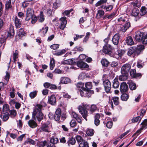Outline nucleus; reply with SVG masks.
Instances as JSON below:
<instances>
[{"instance_id": "obj_11", "label": "nucleus", "mask_w": 147, "mask_h": 147, "mask_svg": "<svg viewBox=\"0 0 147 147\" xmlns=\"http://www.w3.org/2000/svg\"><path fill=\"white\" fill-rule=\"evenodd\" d=\"M80 95L82 96L88 97L90 96V94L89 92L85 88L84 89L81 90V89L79 90Z\"/></svg>"}, {"instance_id": "obj_14", "label": "nucleus", "mask_w": 147, "mask_h": 147, "mask_svg": "<svg viewBox=\"0 0 147 147\" xmlns=\"http://www.w3.org/2000/svg\"><path fill=\"white\" fill-rule=\"evenodd\" d=\"M131 76L133 78H135L139 77H141L142 74L140 73H136V70L135 69H131L130 72Z\"/></svg>"}, {"instance_id": "obj_4", "label": "nucleus", "mask_w": 147, "mask_h": 147, "mask_svg": "<svg viewBox=\"0 0 147 147\" xmlns=\"http://www.w3.org/2000/svg\"><path fill=\"white\" fill-rule=\"evenodd\" d=\"M52 129V126L51 125L44 124L41 127L38 128V131L40 132L44 131L47 132H49L51 131Z\"/></svg>"}, {"instance_id": "obj_32", "label": "nucleus", "mask_w": 147, "mask_h": 147, "mask_svg": "<svg viewBox=\"0 0 147 147\" xmlns=\"http://www.w3.org/2000/svg\"><path fill=\"white\" fill-rule=\"evenodd\" d=\"M147 13V8L145 7H142L140 9V15L143 16Z\"/></svg>"}, {"instance_id": "obj_45", "label": "nucleus", "mask_w": 147, "mask_h": 147, "mask_svg": "<svg viewBox=\"0 0 147 147\" xmlns=\"http://www.w3.org/2000/svg\"><path fill=\"white\" fill-rule=\"evenodd\" d=\"M48 27H46L45 28H42V30H40V31L39 32L41 34H42V36H44L47 32L48 30Z\"/></svg>"}, {"instance_id": "obj_2", "label": "nucleus", "mask_w": 147, "mask_h": 147, "mask_svg": "<svg viewBox=\"0 0 147 147\" xmlns=\"http://www.w3.org/2000/svg\"><path fill=\"white\" fill-rule=\"evenodd\" d=\"M40 106L36 105L32 113V118L33 119H35L36 116L37 120L39 121H41L43 119V114L42 113V109H40Z\"/></svg>"}, {"instance_id": "obj_1", "label": "nucleus", "mask_w": 147, "mask_h": 147, "mask_svg": "<svg viewBox=\"0 0 147 147\" xmlns=\"http://www.w3.org/2000/svg\"><path fill=\"white\" fill-rule=\"evenodd\" d=\"M144 49V46L142 45L138 46L137 47H133L128 49L127 54L129 56L133 54L135 55H138Z\"/></svg>"}, {"instance_id": "obj_44", "label": "nucleus", "mask_w": 147, "mask_h": 147, "mask_svg": "<svg viewBox=\"0 0 147 147\" xmlns=\"http://www.w3.org/2000/svg\"><path fill=\"white\" fill-rule=\"evenodd\" d=\"M86 134L88 136H92L94 134V130L93 129H88L86 131Z\"/></svg>"}, {"instance_id": "obj_10", "label": "nucleus", "mask_w": 147, "mask_h": 147, "mask_svg": "<svg viewBox=\"0 0 147 147\" xmlns=\"http://www.w3.org/2000/svg\"><path fill=\"white\" fill-rule=\"evenodd\" d=\"M120 91L121 93L127 92L128 89V86L125 82L121 83L120 86Z\"/></svg>"}, {"instance_id": "obj_38", "label": "nucleus", "mask_w": 147, "mask_h": 147, "mask_svg": "<svg viewBox=\"0 0 147 147\" xmlns=\"http://www.w3.org/2000/svg\"><path fill=\"white\" fill-rule=\"evenodd\" d=\"M85 89L89 91L90 90L92 87V83L90 82H87L85 84Z\"/></svg>"}, {"instance_id": "obj_36", "label": "nucleus", "mask_w": 147, "mask_h": 147, "mask_svg": "<svg viewBox=\"0 0 147 147\" xmlns=\"http://www.w3.org/2000/svg\"><path fill=\"white\" fill-rule=\"evenodd\" d=\"M129 87L131 90H134L136 88V85L135 83L133 82L132 81H129Z\"/></svg>"}, {"instance_id": "obj_54", "label": "nucleus", "mask_w": 147, "mask_h": 147, "mask_svg": "<svg viewBox=\"0 0 147 147\" xmlns=\"http://www.w3.org/2000/svg\"><path fill=\"white\" fill-rule=\"evenodd\" d=\"M37 92L36 91L31 92L29 94L30 96L32 98H34L36 96Z\"/></svg>"}, {"instance_id": "obj_27", "label": "nucleus", "mask_w": 147, "mask_h": 147, "mask_svg": "<svg viewBox=\"0 0 147 147\" xmlns=\"http://www.w3.org/2000/svg\"><path fill=\"white\" fill-rule=\"evenodd\" d=\"M105 14L104 11L102 10H99L97 11L96 17L97 19H99L103 16Z\"/></svg>"}, {"instance_id": "obj_51", "label": "nucleus", "mask_w": 147, "mask_h": 147, "mask_svg": "<svg viewBox=\"0 0 147 147\" xmlns=\"http://www.w3.org/2000/svg\"><path fill=\"white\" fill-rule=\"evenodd\" d=\"M107 1V0H100L96 4V6L98 7L100 6L104 3H106Z\"/></svg>"}, {"instance_id": "obj_39", "label": "nucleus", "mask_w": 147, "mask_h": 147, "mask_svg": "<svg viewBox=\"0 0 147 147\" xmlns=\"http://www.w3.org/2000/svg\"><path fill=\"white\" fill-rule=\"evenodd\" d=\"M141 124L142 127L141 128V130H142L143 129H146L147 128V119H145L142 122Z\"/></svg>"}, {"instance_id": "obj_9", "label": "nucleus", "mask_w": 147, "mask_h": 147, "mask_svg": "<svg viewBox=\"0 0 147 147\" xmlns=\"http://www.w3.org/2000/svg\"><path fill=\"white\" fill-rule=\"evenodd\" d=\"M111 47L110 45H107L103 47L102 51L104 53L109 54L111 53Z\"/></svg>"}, {"instance_id": "obj_25", "label": "nucleus", "mask_w": 147, "mask_h": 147, "mask_svg": "<svg viewBox=\"0 0 147 147\" xmlns=\"http://www.w3.org/2000/svg\"><path fill=\"white\" fill-rule=\"evenodd\" d=\"M126 42L127 44L129 45H132L134 43L132 38L131 36H129L127 38Z\"/></svg>"}, {"instance_id": "obj_33", "label": "nucleus", "mask_w": 147, "mask_h": 147, "mask_svg": "<svg viewBox=\"0 0 147 147\" xmlns=\"http://www.w3.org/2000/svg\"><path fill=\"white\" fill-rule=\"evenodd\" d=\"M126 18L124 16H122L117 19L118 23L120 24L125 22L126 21Z\"/></svg>"}, {"instance_id": "obj_17", "label": "nucleus", "mask_w": 147, "mask_h": 147, "mask_svg": "<svg viewBox=\"0 0 147 147\" xmlns=\"http://www.w3.org/2000/svg\"><path fill=\"white\" fill-rule=\"evenodd\" d=\"M120 39V36L119 34H115L113 36L112 40L113 43L115 45H117Z\"/></svg>"}, {"instance_id": "obj_37", "label": "nucleus", "mask_w": 147, "mask_h": 147, "mask_svg": "<svg viewBox=\"0 0 147 147\" xmlns=\"http://www.w3.org/2000/svg\"><path fill=\"white\" fill-rule=\"evenodd\" d=\"M115 15V12H113L109 15H105L104 17H103V19H105L107 18L108 19H110L113 18Z\"/></svg>"}, {"instance_id": "obj_62", "label": "nucleus", "mask_w": 147, "mask_h": 147, "mask_svg": "<svg viewBox=\"0 0 147 147\" xmlns=\"http://www.w3.org/2000/svg\"><path fill=\"white\" fill-rule=\"evenodd\" d=\"M9 109L8 105L7 104L4 105L3 106V111H8Z\"/></svg>"}, {"instance_id": "obj_40", "label": "nucleus", "mask_w": 147, "mask_h": 147, "mask_svg": "<svg viewBox=\"0 0 147 147\" xmlns=\"http://www.w3.org/2000/svg\"><path fill=\"white\" fill-rule=\"evenodd\" d=\"M18 33V36L20 38H22L23 36H25L26 34L25 32L22 28L19 30Z\"/></svg>"}, {"instance_id": "obj_28", "label": "nucleus", "mask_w": 147, "mask_h": 147, "mask_svg": "<svg viewBox=\"0 0 147 147\" xmlns=\"http://www.w3.org/2000/svg\"><path fill=\"white\" fill-rule=\"evenodd\" d=\"M67 143L68 146H70V145H74L76 143L75 139L73 137L69 138H68V140L67 141Z\"/></svg>"}, {"instance_id": "obj_5", "label": "nucleus", "mask_w": 147, "mask_h": 147, "mask_svg": "<svg viewBox=\"0 0 147 147\" xmlns=\"http://www.w3.org/2000/svg\"><path fill=\"white\" fill-rule=\"evenodd\" d=\"M131 65L129 63H126L123 65L121 67V72L122 74H128L131 69Z\"/></svg>"}, {"instance_id": "obj_52", "label": "nucleus", "mask_w": 147, "mask_h": 147, "mask_svg": "<svg viewBox=\"0 0 147 147\" xmlns=\"http://www.w3.org/2000/svg\"><path fill=\"white\" fill-rule=\"evenodd\" d=\"M18 51L17 50H16L15 51V52L13 53V58L14 62L17 61L16 59L18 58Z\"/></svg>"}, {"instance_id": "obj_55", "label": "nucleus", "mask_w": 147, "mask_h": 147, "mask_svg": "<svg viewBox=\"0 0 147 147\" xmlns=\"http://www.w3.org/2000/svg\"><path fill=\"white\" fill-rule=\"evenodd\" d=\"M77 88H81L82 90H84L85 89V88L84 87V84L82 82H79L76 85Z\"/></svg>"}, {"instance_id": "obj_30", "label": "nucleus", "mask_w": 147, "mask_h": 147, "mask_svg": "<svg viewBox=\"0 0 147 147\" xmlns=\"http://www.w3.org/2000/svg\"><path fill=\"white\" fill-rule=\"evenodd\" d=\"M119 85V83L118 82L117 79H115L113 80V86L115 88H118Z\"/></svg>"}, {"instance_id": "obj_34", "label": "nucleus", "mask_w": 147, "mask_h": 147, "mask_svg": "<svg viewBox=\"0 0 147 147\" xmlns=\"http://www.w3.org/2000/svg\"><path fill=\"white\" fill-rule=\"evenodd\" d=\"M140 11L137 8H135L133 9L131 14L133 16L136 17L138 15Z\"/></svg>"}, {"instance_id": "obj_59", "label": "nucleus", "mask_w": 147, "mask_h": 147, "mask_svg": "<svg viewBox=\"0 0 147 147\" xmlns=\"http://www.w3.org/2000/svg\"><path fill=\"white\" fill-rule=\"evenodd\" d=\"M86 76V74L84 72L81 73L79 76V79L82 80Z\"/></svg>"}, {"instance_id": "obj_22", "label": "nucleus", "mask_w": 147, "mask_h": 147, "mask_svg": "<svg viewBox=\"0 0 147 147\" xmlns=\"http://www.w3.org/2000/svg\"><path fill=\"white\" fill-rule=\"evenodd\" d=\"M29 126L32 128L36 127L37 125V123L32 119L30 120L28 122Z\"/></svg>"}, {"instance_id": "obj_42", "label": "nucleus", "mask_w": 147, "mask_h": 147, "mask_svg": "<svg viewBox=\"0 0 147 147\" xmlns=\"http://www.w3.org/2000/svg\"><path fill=\"white\" fill-rule=\"evenodd\" d=\"M9 117V113L8 112H6L2 116V119L3 121H5L8 119Z\"/></svg>"}, {"instance_id": "obj_26", "label": "nucleus", "mask_w": 147, "mask_h": 147, "mask_svg": "<svg viewBox=\"0 0 147 147\" xmlns=\"http://www.w3.org/2000/svg\"><path fill=\"white\" fill-rule=\"evenodd\" d=\"M97 110L98 108L96 105H90L89 109L90 113L92 114Z\"/></svg>"}, {"instance_id": "obj_31", "label": "nucleus", "mask_w": 147, "mask_h": 147, "mask_svg": "<svg viewBox=\"0 0 147 147\" xmlns=\"http://www.w3.org/2000/svg\"><path fill=\"white\" fill-rule=\"evenodd\" d=\"M128 74H123L120 76L119 77V79L120 81H124L127 79Z\"/></svg>"}, {"instance_id": "obj_23", "label": "nucleus", "mask_w": 147, "mask_h": 147, "mask_svg": "<svg viewBox=\"0 0 147 147\" xmlns=\"http://www.w3.org/2000/svg\"><path fill=\"white\" fill-rule=\"evenodd\" d=\"M130 26L129 22H127L121 28V30L122 32H125Z\"/></svg>"}, {"instance_id": "obj_7", "label": "nucleus", "mask_w": 147, "mask_h": 147, "mask_svg": "<svg viewBox=\"0 0 147 147\" xmlns=\"http://www.w3.org/2000/svg\"><path fill=\"white\" fill-rule=\"evenodd\" d=\"M34 15V11L33 9L30 8H28L26 11V20L27 21L29 20Z\"/></svg>"}, {"instance_id": "obj_21", "label": "nucleus", "mask_w": 147, "mask_h": 147, "mask_svg": "<svg viewBox=\"0 0 147 147\" xmlns=\"http://www.w3.org/2000/svg\"><path fill=\"white\" fill-rule=\"evenodd\" d=\"M60 82L59 84H67L70 82V80L69 78L66 77H62L60 79Z\"/></svg>"}, {"instance_id": "obj_15", "label": "nucleus", "mask_w": 147, "mask_h": 147, "mask_svg": "<svg viewBox=\"0 0 147 147\" xmlns=\"http://www.w3.org/2000/svg\"><path fill=\"white\" fill-rule=\"evenodd\" d=\"M14 34V31L13 26L11 25H10L9 30L8 31L7 37L12 38Z\"/></svg>"}, {"instance_id": "obj_48", "label": "nucleus", "mask_w": 147, "mask_h": 147, "mask_svg": "<svg viewBox=\"0 0 147 147\" xmlns=\"http://www.w3.org/2000/svg\"><path fill=\"white\" fill-rule=\"evenodd\" d=\"M76 139L79 144L80 143H82L84 142L82 137L80 136H77L76 137Z\"/></svg>"}, {"instance_id": "obj_60", "label": "nucleus", "mask_w": 147, "mask_h": 147, "mask_svg": "<svg viewBox=\"0 0 147 147\" xmlns=\"http://www.w3.org/2000/svg\"><path fill=\"white\" fill-rule=\"evenodd\" d=\"M10 112L11 117H14L16 116L17 114L16 111L15 110H11L10 111Z\"/></svg>"}, {"instance_id": "obj_35", "label": "nucleus", "mask_w": 147, "mask_h": 147, "mask_svg": "<svg viewBox=\"0 0 147 147\" xmlns=\"http://www.w3.org/2000/svg\"><path fill=\"white\" fill-rule=\"evenodd\" d=\"M129 95L126 93H123L121 96V98L122 100L126 101L129 98Z\"/></svg>"}, {"instance_id": "obj_19", "label": "nucleus", "mask_w": 147, "mask_h": 147, "mask_svg": "<svg viewBox=\"0 0 147 147\" xmlns=\"http://www.w3.org/2000/svg\"><path fill=\"white\" fill-rule=\"evenodd\" d=\"M13 21L15 22V26L17 28H19L21 27V21L17 16L14 17Z\"/></svg>"}, {"instance_id": "obj_56", "label": "nucleus", "mask_w": 147, "mask_h": 147, "mask_svg": "<svg viewBox=\"0 0 147 147\" xmlns=\"http://www.w3.org/2000/svg\"><path fill=\"white\" fill-rule=\"evenodd\" d=\"M79 147H89L88 144L87 142H84L80 143Z\"/></svg>"}, {"instance_id": "obj_61", "label": "nucleus", "mask_w": 147, "mask_h": 147, "mask_svg": "<svg viewBox=\"0 0 147 147\" xmlns=\"http://www.w3.org/2000/svg\"><path fill=\"white\" fill-rule=\"evenodd\" d=\"M59 45L58 44H54L51 46V48L52 49L54 50H56L59 48Z\"/></svg>"}, {"instance_id": "obj_24", "label": "nucleus", "mask_w": 147, "mask_h": 147, "mask_svg": "<svg viewBox=\"0 0 147 147\" xmlns=\"http://www.w3.org/2000/svg\"><path fill=\"white\" fill-rule=\"evenodd\" d=\"M142 119V117L140 116H138L136 117H134L131 120H130L128 123L129 124L131 123H135L138 121H140Z\"/></svg>"}, {"instance_id": "obj_29", "label": "nucleus", "mask_w": 147, "mask_h": 147, "mask_svg": "<svg viewBox=\"0 0 147 147\" xmlns=\"http://www.w3.org/2000/svg\"><path fill=\"white\" fill-rule=\"evenodd\" d=\"M63 64L71 65L73 64L74 62L73 60L71 59H69L67 60H65L62 62Z\"/></svg>"}, {"instance_id": "obj_8", "label": "nucleus", "mask_w": 147, "mask_h": 147, "mask_svg": "<svg viewBox=\"0 0 147 147\" xmlns=\"http://www.w3.org/2000/svg\"><path fill=\"white\" fill-rule=\"evenodd\" d=\"M144 36L143 32L138 31L136 33L135 38L137 41L142 42Z\"/></svg>"}, {"instance_id": "obj_13", "label": "nucleus", "mask_w": 147, "mask_h": 147, "mask_svg": "<svg viewBox=\"0 0 147 147\" xmlns=\"http://www.w3.org/2000/svg\"><path fill=\"white\" fill-rule=\"evenodd\" d=\"M61 111L60 108H58L56 110L54 116V119L55 121H58L60 119Z\"/></svg>"}, {"instance_id": "obj_58", "label": "nucleus", "mask_w": 147, "mask_h": 147, "mask_svg": "<svg viewBox=\"0 0 147 147\" xmlns=\"http://www.w3.org/2000/svg\"><path fill=\"white\" fill-rule=\"evenodd\" d=\"M142 42L144 44H147V34L144 36Z\"/></svg>"}, {"instance_id": "obj_16", "label": "nucleus", "mask_w": 147, "mask_h": 147, "mask_svg": "<svg viewBox=\"0 0 147 147\" xmlns=\"http://www.w3.org/2000/svg\"><path fill=\"white\" fill-rule=\"evenodd\" d=\"M70 125L72 127H76V128L73 130V131L76 132L78 131L79 128V125H78L75 120H72L70 123Z\"/></svg>"}, {"instance_id": "obj_49", "label": "nucleus", "mask_w": 147, "mask_h": 147, "mask_svg": "<svg viewBox=\"0 0 147 147\" xmlns=\"http://www.w3.org/2000/svg\"><path fill=\"white\" fill-rule=\"evenodd\" d=\"M58 139L57 138L52 137L50 140V142L55 144L57 143Z\"/></svg>"}, {"instance_id": "obj_41", "label": "nucleus", "mask_w": 147, "mask_h": 147, "mask_svg": "<svg viewBox=\"0 0 147 147\" xmlns=\"http://www.w3.org/2000/svg\"><path fill=\"white\" fill-rule=\"evenodd\" d=\"M112 100H113L115 105H117L119 104V98L117 96L113 97Z\"/></svg>"}, {"instance_id": "obj_18", "label": "nucleus", "mask_w": 147, "mask_h": 147, "mask_svg": "<svg viewBox=\"0 0 147 147\" xmlns=\"http://www.w3.org/2000/svg\"><path fill=\"white\" fill-rule=\"evenodd\" d=\"M77 65L78 67L81 68H86L88 67V65L87 63L80 61L77 62Z\"/></svg>"}, {"instance_id": "obj_46", "label": "nucleus", "mask_w": 147, "mask_h": 147, "mask_svg": "<svg viewBox=\"0 0 147 147\" xmlns=\"http://www.w3.org/2000/svg\"><path fill=\"white\" fill-rule=\"evenodd\" d=\"M5 5L6 9H8L11 8L12 6L11 4V0H8V1H7L5 3Z\"/></svg>"}, {"instance_id": "obj_6", "label": "nucleus", "mask_w": 147, "mask_h": 147, "mask_svg": "<svg viewBox=\"0 0 147 147\" xmlns=\"http://www.w3.org/2000/svg\"><path fill=\"white\" fill-rule=\"evenodd\" d=\"M105 89L107 93H110L111 85L109 81L107 80L103 81Z\"/></svg>"}, {"instance_id": "obj_64", "label": "nucleus", "mask_w": 147, "mask_h": 147, "mask_svg": "<svg viewBox=\"0 0 147 147\" xmlns=\"http://www.w3.org/2000/svg\"><path fill=\"white\" fill-rule=\"evenodd\" d=\"M113 125V122L111 121H108L107 124L106 126L107 127L109 128H111Z\"/></svg>"}, {"instance_id": "obj_63", "label": "nucleus", "mask_w": 147, "mask_h": 147, "mask_svg": "<svg viewBox=\"0 0 147 147\" xmlns=\"http://www.w3.org/2000/svg\"><path fill=\"white\" fill-rule=\"evenodd\" d=\"M36 105H39L40 106V109L42 110V107H45L46 105V104L43 101H42L40 102V104H37Z\"/></svg>"}, {"instance_id": "obj_43", "label": "nucleus", "mask_w": 147, "mask_h": 147, "mask_svg": "<svg viewBox=\"0 0 147 147\" xmlns=\"http://www.w3.org/2000/svg\"><path fill=\"white\" fill-rule=\"evenodd\" d=\"M101 62L102 65L105 67L108 66L109 63V62L106 59H102Z\"/></svg>"}, {"instance_id": "obj_47", "label": "nucleus", "mask_w": 147, "mask_h": 147, "mask_svg": "<svg viewBox=\"0 0 147 147\" xmlns=\"http://www.w3.org/2000/svg\"><path fill=\"white\" fill-rule=\"evenodd\" d=\"M66 51L64 49H63L59 51H57L53 54L54 55H56L57 56H59L62 55V54L65 53Z\"/></svg>"}, {"instance_id": "obj_20", "label": "nucleus", "mask_w": 147, "mask_h": 147, "mask_svg": "<svg viewBox=\"0 0 147 147\" xmlns=\"http://www.w3.org/2000/svg\"><path fill=\"white\" fill-rule=\"evenodd\" d=\"M48 102L51 105H55L56 102V99L55 95H52L49 98Z\"/></svg>"}, {"instance_id": "obj_57", "label": "nucleus", "mask_w": 147, "mask_h": 147, "mask_svg": "<svg viewBox=\"0 0 147 147\" xmlns=\"http://www.w3.org/2000/svg\"><path fill=\"white\" fill-rule=\"evenodd\" d=\"M90 34V33L89 32H88L86 33V35L83 41L84 43H86L87 42L89 37Z\"/></svg>"}, {"instance_id": "obj_3", "label": "nucleus", "mask_w": 147, "mask_h": 147, "mask_svg": "<svg viewBox=\"0 0 147 147\" xmlns=\"http://www.w3.org/2000/svg\"><path fill=\"white\" fill-rule=\"evenodd\" d=\"M90 107L87 104H83L82 105L78 107L79 112L80 113L83 118L87 121L86 117L88 116V113L86 109L87 110Z\"/></svg>"}, {"instance_id": "obj_50", "label": "nucleus", "mask_w": 147, "mask_h": 147, "mask_svg": "<svg viewBox=\"0 0 147 147\" xmlns=\"http://www.w3.org/2000/svg\"><path fill=\"white\" fill-rule=\"evenodd\" d=\"M45 20V18L42 12H41L40 16L38 17V21L40 22H42Z\"/></svg>"}, {"instance_id": "obj_53", "label": "nucleus", "mask_w": 147, "mask_h": 147, "mask_svg": "<svg viewBox=\"0 0 147 147\" xmlns=\"http://www.w3.org/2000/svg\"><path fill=\"white\" fill-rule=\"evenodd\" d=\"M55 64L54 60L53 59H51L50 64V68L51 70L53 69L54 67L55 66Z\"/></svg>"}, {"instance_id": "obj_12", "label": "nucleus", "mask_w": 147, "mask_h": 147, "mask_svg": "<svg viewBox=\"0 0 147 147\" xmlns=\"http://www.w3.org/2000/svg\"><path fill=\"white\" fill-rule=\"evenodd\" d=\"M60 20L61 22L60 28L62 30H63L65 27L67 23L66 18L62 17L60 19Z\"/></svg>"}]
</instances>
